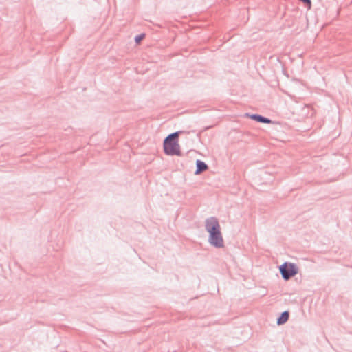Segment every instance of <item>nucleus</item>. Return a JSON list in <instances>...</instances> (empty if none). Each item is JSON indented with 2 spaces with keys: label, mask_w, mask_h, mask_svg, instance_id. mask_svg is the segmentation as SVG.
Masks as SVG:
<instances>
[{
  "label": "nucleus",
  "mask_w": 352,
  "mask_h": 352,
  "mask_svg": "<svg viewBox=\"0 0 352 352\" xmlns=\"http://www.w3.org/2000/svg\"><path fill=\"white\" fill-rule=\"evenodd\" d=\"M206 228L209 233L210 244L217 248H223L224 243L217 219L213 217L208 219L206 221Z\"/></svg>",
  "instance_id": "f257e3e1"
},
{
  "label": "nucleus",
  "mask_w": 352,
  "mask_h": 352,
  "mask_svg": "<svg viewBox=\"0 0 352 352\" xmlns=\"http://www.w3.org/2000/svg\"><path fill=\"white\" fill-rule=\"evenodd\" d=\"M179 132L169 135L164 141V151L168 155H181L180 146L178 141Z\"/></svg>",
  "instance_id": "f03ea898"
},
{
  "label": "nucleus",
  "mask_w": 352,
  "mask_h": 352,
  "mask_svg": "<svg viewBox=\"0 0 352 352\" xmlns=\"http://www.w3.org/2000/svg\"><path fill=\"white\" fill-rule=\"evenodd\" d=\"M280 271L283 277L287 280L290 277L296 275L298 272L297 268L294 264L285 263L280 266Z\"/></svg>",
  "instance_id": "7ed1b4c3"
},
{
  "label": "nucleus",
  "mask_w": 352,
  "mask_h": 352,
  "mask_svg": "<svg viewBox=\"0 0 352 352\" xmlns=\"http://www.w3.org/2000/svg\"><path fill=\"white\" fill-rule=\"evenodd\" d=\"M196 164L197 170L195 171V174L197 175L208 169V166L202 161L197 160Z\"/></svg>",
  "instance_id": "20e7f679"
},
{
  "label": "nucleus",
  "mask_w": 352,
  "mask_h": 352,
  "mask_svg": "<svg viewBox=\"0 0 352 352\" xmlns=\"http://www.w3.org/2000/svg\"><path fill=\"white\" fill-rule=\"evenodd\" d=\"M289 319V312L284 311L282 313L281 316L278 318L277 323L278 324H283L285 323Z\"/></svg>",
  "instance_id": "39448f33"
},
{
  "label": "nucleus",
  "mask_w": 352,
  "mask_h": 352,
  "mask_svg": "<svg viewBox=\"0 0 352 352\" xmlns=\"http://www.w3.org/2000/svg\"><path fill=\"white\" fill-rule=\"evenodd\" d=\"M251 118L253 120H255L260 122H263V123H270L271 122V121L270 120H268L267 118H263V117H262L261 116H258V115H252L251 116Z\"/></svg>",
  "instance_id": "423d86ee"
},
{
  "label": "nucleus",
  "mask_w": 352,
  "mask_h": 352,
  "mask_svg": "<svg viewBox=\"0 0 352 352\" xmlns=\"http://www.w3.org/2000/svg\"><path fill=\"white\" fill-rule=\"evenodd\" d=\"M143 38H144V35H140V36H136V38H135V41H136L137 43H140V41H141Z\"/></svg>",
  "instance_id": "0eeeda50"
}]
</instances>
